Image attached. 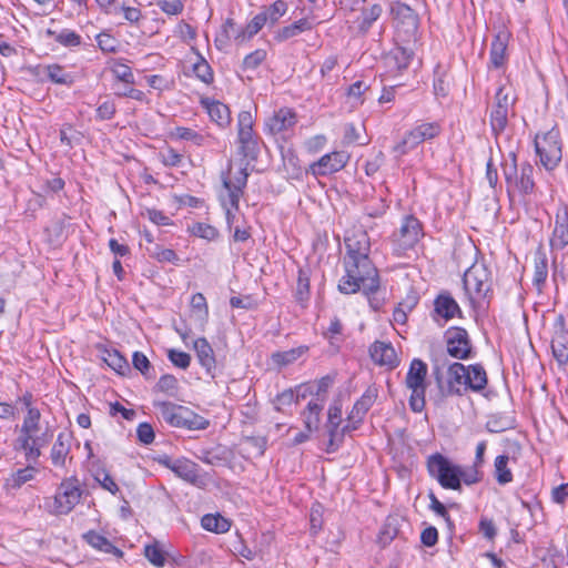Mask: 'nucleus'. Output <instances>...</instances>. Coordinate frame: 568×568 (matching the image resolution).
I'll use <instances>...</instances> for the list:
<instances>
[{"mask_svg":"<svg viewBox=\"0 0 568 568\" xmlns=\"http://www.w3.org/2000/svg\"><path fill=\"white\" fill-rule=\"evenodd\" d=\"M509 457L507 455H499L495 459V474L498 484L506 485L513 480L511 470L508 468Z\"/></svg>","mask_w":568,"mask_h":568,"instance_id":"45","label":"nucleus"},{"mask_svg":"<svg viewBox=\"0 0 568 568\" xmlns=\"http://www.w3.org/2000/svg\"><path fill=\"white\" fill-rule=\"evenodd\" d=\"M344 265L345 271L351 273L352 278L362 281V288L365 294H373L378 291V272L367 254L362 251H347L344 256Z\"/></svg>","mask_w":568,"mask_h":568,"instance_id":"4","label":"nucleus"},{"mask_svg":"<svg viewBox=\"0 0 568 568\" xmlns=\"http://www.w3.org/2000/svg\"><path fill=\"white\" fill-rule=\"evenodd\" d=\"M172 136L180 139V140H186L192 141L193 143L200 145L203 142V136L200 135L197 132H195L192 129L178 126L172 131Z\"/></svg>","mask_w":568,"mask_h":568,"instance_id":"53","label":"nucleus"},{"mask_svg":"<svg viewBox=\"0 0 568 568\" xmlns=\"http://www.w3.org/2000/svg\"><path fill=\"white\" fill-rule=\"evenodd\" d=\"M178 379L173 375L161 376L156 384L159 390L168 393L169 395H175L178 392Z\"/></svg>","mask_w":568,"mask_h":568,"instance_id":"58","label":"nucleus"},{"mask_svg":"<svg viewBox=\"0 0 568 568\" xmlns=\"http://www.w3.org/2000/svg\"><path fill=\"white\" fill-rule=\"evenodd\" d=\"M295 300L303 307L306 306V303L310 300V270H307V268L301 267L298 270V277H297L296 290H295Z\"/></svg>","mask_w":568,"mask_h":568,"instance_id":"35","label":"nucleus"},{"mask_svg":"<svg viewBox=\"0 0 568 568\" xmlns=\"http://www.w3.org/2000/svg\"><path fill=\"white\" fill-rule=\"evenodd\" d=\"M551 248H561L568 245V214L567 210H560L556 216V225L550 237Z\"/></svg>","mask_w":568,"mask_h":568,"instance_id":"26","label":"nucleus"},{"mask_svg":"<svg viewBox=\"0 0 568 568\" xmlns=\"http://www.w3.org/2000/svg\"><path fill=\"white\" fill-rule=\"evenodd\" d=\"M326 142V136L323 134H318L305 141L304 146L307 150V152L317 153L325 146Z\"/></svg>","mask_w":568,"mask_h":568,"instance_id":"64","label":"nucleus"},{"mask_svg":"<svg viewBox=\"0 0 568 568\" xmlns=\"http://www.w3.org/2000/svg\"><path fill=\"white\" fill-rule=\"evenodd\" d=\"M265 58L266 52L262 49H257L244 58L243 64L247 69H255L265 60Z\"/></svg>","mask_w":568,"mask_h":568,"instance_id":"61","label":"nucleus"},{"mask_svg":"<svg viewBox=\"0 0 568 568\" xmlns=\"http://www.w3.org/2000/svg\"><path fill=\"white\" fill-rule=\"evenodd\" d=\"M239 141L244 150H253L255 145L253 134V119L250 112L242 111L239 114Z\"/></svg>","mask_w":568,"mask_h":568,"instance_id":"25","label":"nucleus"},{"mask_svg":"<svg viewBox=\"0 0 568 568\" xmlns=\"http://www.w3.org/2000/svg\"><path fill=\"white\" fill-rule=\"evenodd\" d=\"M412 60V52L405 48H395L385 57V64L393 70H404L408 67Z\"/></svg>","mask_w":568,"mask_h":568,"instance_id":"33","label":"nucleus"},{"mask_svg":"<svg viewBox=\"0 0 568 568\" xmlns=\"http://www.w3.org/2000/svg\"><path fill=\"white\" fill-rule=\"evenodd\" d=\"M534 168L529 163H523L519 168L516 156L511 154L510 162H506L504 174L509 193L528 194L534 189Z\"/></svg>","mask_w":568,"mask_h":568,"instance_id":"10","label":"nucleus"},{"mask_svg":"<svg viewBox=\"0 0 568 568\" xmlns=\"http://www.w3.org/2000/svg\"><path fill=\"white\" fill-rule=\"evenodd\" d=\"M201 524L205 530L217 532V534L226 532L231 526L230 521L219 514L204 515L201 519Z\"/></svg>","mask_w":568,"mask_h":568,"instance_id":"37","label":"nucleus"},{"mask_svg":"<svg viewBox=\"0 0 568 568\" xmlns=\"http://www.w3.org/2000/svg\"><path fill=\"white\" fill-rule=\"evenodd\" d=\"M48 78L58 84L70 85L73 83V77L65 72L64 69L58 64H50L44 68Z\"/></svg>","mask_w":568,"mask_h":568,"instance_id":"46","label":"nucleus"},{"mask_svg":"<svg viewBox=\"0 0 568 568\" xmlns=\"http://www.w3.org/2000/svg\"><path fill=\"white\" fill-rule=\"evenodd\" d=\"M423 236L420 222L414 216H406L398 232L399 245L404 248L414 247Z\"/></svg>","mask_w":568,"mask_h":568,"instance_id":"19","label":"nucleus"},{"mask_svg":"<svg viewBox=\"0 0 568 568\" xmlns=\"http://www.w3.org/2000/svg\"><path fill=\"white\" fill-rule=\"evenodd\" d=\"M265 17L256 14L244 29L241 30L235 36V41L239 43H244L252 39L264 26H265Z\"/></svg>","mask_w":568,"mask_h":568,"instance_id":"39","label":"nucleus"},{"mask_svg":"<svg viewBox=\"0 0 568 568\" xmlns=\"http://www.w3.org/2000/svg\"><path fill=\"white\" fill-rule=\"evenodd\" d=\"M362 288V281L352 278L351 273L346 274L341 278L338 290L344 294H354Z\"/></svg>","mask_w":568,"mask_h":568,"instance_id":"51","label":"nucleus"},{"mask_svg":"<svg viewBox=\"0 0 568 568\" xmlns=\"http://www.w3.org/2000/svg\"><path fill=\"white\" fill-rule=\"evenodd\" d=\"M83 537L90 546L100 551H103L105 554H112L116 557H121L123 555L122 550L115 547L106 537L97 531L91 530L87 532Z\"/></svg>","mask_w":568,"mask_h":568,"instance_id":"31","label":"nucleus"},{"mask_svg":"<svg viewBox=\"0 0 568 568\" xmlns=\"http://www.w3.org/2000/svg\"><path fill=\"white\" fill-rule=\"evenodd\" d=\"M307 349L306 346H298L288 351L277 352L272 355V359L278 366H286L297 361Z\"/></svg>","mask_w":568,"mask_h":568,"instance_id":"41","label":"nucleus"},{"mask_svg":"<svg viewBox=\"0 0 568 568\" xmlns=\"http://www.w3.org/2000/svg\"><path fill=\"white\" fill-rule=\"evenodd\" d=\"M168 357L174 366L182 369H186L191 363V356L182 351L169 349Z\"/></svg>","mask_w":568,"mask_h":568,"instance_id":"57","label":"nucleus"},{"mask_svg":"<svg viewBox=\"0 0 568 568\" xmlns=\"http://www.w3.org/2000/svg\"><path fill=\"white\" fill-rule=\"evenodd\" d=\"M447 353L457 359H468L471 357V343L468 333L463 327H449L445 332Z\"/></svg>","mask_w":568,"mask_h":568,"instance_id":"14","label":"nucleus"},{"mask_svg":"<svg viewBox=\"0 0 568 568\" xmlns=\"http://www.w3.org/2000/svg\"><path fill=\"white\" fill-rule=\"evenodd\" d=\"M434 377L442 397L463 396L467 390L481 392L486 388L488 378L480 364L464 365L455 362L447 367L444 379L439 367L434 369Z\"/></svg>","mask_w":568,"mask_h":568,"instance_id":"2","label":"nucleus"},{"mask_svg":"<svg viewBox=\"0 0 568 568\" xmlns=\"http://www.w3.org/2000/svg\"><path fill=\"white\" fill-rule=\"evenodd\" d=\"M349 160V155L344 151H334L323 155L318 161L311 164V171L314 175H327L342 170Z\"/></svg>","mask_w":568,"mask_h":568,"instance_id":"16","label":"nucleus"},{"mask_svg":"<svg viewBox=\"0 0 568 568\" xmlns=\"http://www.w3.org/2000/svg\"><path fill=\"white\" fill-rule=\"evenodd\" d=\"M312 23L307 19H301L294 23L280 29L275 36L278 41H285L293 37L301 34L304 31L311 30Z\"/></svg>","mask_w":568,"mask_h":568,"instance_id":"36","label":"nucleus"},{"mask_svg":"<svg viewBox=\"0 0 568 568\" xmlns=\"http://www.w3.org/2000/svg\"><path fill=\"white\" fill-rule=\"evenodd\" d=\"M442 130L439 121H419L403 136L393 150L399 156L405 155L420 143L437 138Z\"/></svg>","mask_w":568,"mask_h":568,"instance_id":"7","label":"nucleus"},{"mask_svg":"<svg viewBox=\"0 0 568 568\" xmlns=\"http://www.w3.org/2000/svg\"><path fill=\"white\" fill-rule=\"evenodd\" d=\"M34 463H28V466L24 468H20L14 471L11 478L8 479L7 485L11 488H20L23 484L32 480L37 473L36 468L32 466Z\"/></svg>","mask_w":568,"mask_h":568,"instance_id":"42","label":"nucleus"},{"mask_svg":"<svg viewBox=\"0 0 568 568\" xmlns=\"http://www.w3.org/2000/svg\"><path fill=\"white\" fill-rule=\"evenodd\" d=\"M133 367L142 373L145 377H150L151 363L141 352H134L132 356Z\"/></svg>","mask_w":568,"mask_h":568,"instance_id":"59","label":"nucleus"},{"mask_svg":"<svg viewBox=\"0 0 568 568\" xmlns=\"http://www.w3.org/2000/svg\"><path fill=\"white\" fill-rule=\"evenodd\" d=\"M160 464L172 470L183 480L196 484L199 480L197 465L186 458L173 459L169 456L161 458Z\"/></svg>","mask_w":568,"mask_h":568,"instance_id":"17","label":"nucleus"},{"mask_svg":"<svg viewBox=\"0 0 568 568\" xmlns=\"http://www.w3.org/2000/svg\"><path fill=\"white\" fill-rule=\"evenodd\" d=\"M189 231L192 235L207 241H212L217 236L216 229L205 223H194L192 226H189Z\"/></svg>","mask_w":568,"mask_h":568,"instance_id":"49","label":"nucleus"},{"mask_svg":"<svg viewBox=\"0 0 568 568\" xmlns=\"http://www.w3.org/2000/svg\"><path fill=\"white\" fill-rule=\"evenodd\" d=\"M434 311L445 321L453 318L456 314H462L457 302L449 294H439L436 297L434 302Z\"/></svg>","mask_w":568,"mask_h":568,"instance_id":"30","label":"nucleus"},{"mask_svg":"<svg viewBox=\"0 0 568 568\" xmlns=\"http://www.w3.org/2000/svg\"><path fill=\"white\" fill-rule=\"evenodd\" d=\"M324 398L321 399V402H318V399L316 400H311L307 406H306V409L303 412V418H304V425H305V428L307 429L308 433L313 432V430H317L318 427H320V423H321V412L323 410V407H324Z\"/></svg>","mask_w":568,"mask_h":568,"instance_id":"32","label":"nucleus"},{"mask_svg":"<svg viewBox=\"0 0 568 568\" xmlns=\"http://www.w3.org/2000/svg\"><path fill=\"white\" fill-rule=\"evenodd\" d=\"M241 32V30L235 29V23L232 19H227L222 26L221 34L216 38V42H226L229 39L234 38Z\"/></svg>","mask_w":568,"mask_h":568,"instance_id":"60","label":"nucleus"},{"mask_svg":"<svg viewBox=\"0 0 568 568\" xmlns=\"http://www.w3.org/2000/svg\"><path fill=\"white\" fill-rule=\"evenodd\" d=\"M536 152L540 158L541 164L547 170H552L561 160V143L559 132L555 129L535 139Z\"/></svg>","mask_w":568,"mask_h":568,"instance_id":"13","label":"nucleus"},{"mask_svg":"<svg viewBox=\"0 0 568 568\" xmlns=\"http://www.w3.org/2000/svg\"><path fill=\"white\" fill-rule=\"evenodd\" d=\"M427 365L418 358L412 361L405 384L410 389L409 407L415 413L425 408Z\"/></svg>","mask_w":568,"mask_h":568,"instance_id":"8","label":"nucleus"},{"mask_svg":"<svg viewBox=\"0 0 568 568\" xmlns=\"http://www.w3.org/2000/svg\"><path fill=\"white\" fill-rule=\"evenodd\" d=\"M296 121V114L292 109L282 108L266 120L265 126L271 134L276 135L291 130Z\"/></svg>","mask_w":568,"mask_h":568,"instance_id":"20","label":"nucleus"},{"mask_svg":"<svg viewBox=\"0 0 568 568\" xmlns=\"http://www.w3.org/2000/svg\"><path fill=\"white\" fill-rule=\"evenodd\" d=\"M141 215L148 219L155 225H171L170 216L165 215L162 211L156 209H145L141 212Z\"/></svg>","mask_w":568,"mask_h":568,"instance_id":"52","label":"nucleus"},{"mask_svg":"<svg viewBox=\"0 0 568 568\" xmlns=\"http://www.w3.org/2000/svg\"><path fill=\"white\" fill-rule=\"evenodd\" d=\"M136 436L145 445L153 443L155 437L152 426L148 423H142L138 426Z\"/></svg>","mask_w":568,"mask_h":568,"instance_id":"62","label":"nucleus"},{"mask_svg":"<svg viewBox=\"0 0 568 568\" xmlns=\"http://www.w3.org/2000/svg\"><path fill=\"white\" fill-rule=\"evenodd\" d=\"M144 555L148 560L156 567H163L165 564V554L158 544L146 545Z\"/></svg>","mask_w":568,"mask_h":568,"instance_id":"48","label":"nucleus"},{"mask_svg":"<svg viewBox=\"0 0 568 568\" xmlns=\"http://www.w3.org/2000/svg\"><path fill=\"white\" fill-rule=\"evenodd\" d=\"M372 361L379 366L394 369L399 365L396 351L389 342L376 341L369 347Z\"/></svg>","mask_w":568,"mask_h":568,"instance_id":"18","label":"nucleus"},{"mask_svg":"<svg viewBox=\"0 0 568 568\" xmlns=\"http://www.w3.org/2000/svg\"><path fill=\"white\" fill-rule=\"evenodd\" d=\"M515 103L514 90L510 85H501L495 95L490 111V125L494 133L504 132Z\"/></svg>","mask_w":568,"mask_h":568,"instance_id":"11","label":"nucleus"},{"mask_svg":"<svg viewBox=\"0 0 568 568\" xmlns=\"http://www.w3.org/2000/svg\"><path fill=\"white\" fill-rule=\"evenodd\" d=\"M71 435L67 433H60L51 448L50 458L55 467H64L67 457L71 449Z\"/></svg>","mask_w":568,"mask_h":568,"instance_id":"23","label":"nucleus"},{"mask_svg":"<svg viewBox=\"0 0 568 568\" xmlns=\"http://www.w3.org/2000/svg\"><path fill=\"white\" fill-rule=\"evenodd\" d=\"M392 14L397 21V27H402L404 32L412 33L417 29V17L414 11L404 3H396L392 7Z\"/></svg>","mask_w":568,"mask_h":568,"instance_id":"24","label":"nucleus"},{"mask_svg":"<svg viewBox=\"0 0 568 568\" xmlns=\"http://www.w3.org/2000/svg\"><path fill=\"white\" fill-rule=\"evenodd\" d=\"M479 531L483 534L485 538L488 540H493L497 535L496 526L493 519L487 517H481L479 520Z\"/></svg>","mask_w":568,"mask_h":568,"instance_id":"63","label":"nucleus"},{"mask_svg":"<svg viewBox=\"0 0 568 568\" xmlns=\"http://www.w3.org/2000/svg\"><path fill=\"white\" fill-rule=\"evenodd\" d=\"M551 349L559 365L568 363V339L565 334L560 333L552 339Z\"/></svg>","mask_w":568,"mask_h":568,"instance_id":"43","label":"nucleus"},{"mask_svg":"<svg viewBox=\"0 0 568 568\" xmlns=\"http://www.w3.org/2000/svg\"><path fill=\"white\" fill-rule=\"evenodd\" d=\"M156 6L169 16H179L184 9L182 0H156Z\"/></svg>","mask_w":568,"mask_h":568,"instance_id":"55","label":"nucleus"},{"mask_svg":"<svg viewBox=\"0 0 568 568\" xmlns=\"http://www.w3.org/2000/svg\"><path fill=\"white\" fill-rule=\"evenodd\" d=\"M287 10V6L284 1H275L265 11L261 12L260 16L265 17V23L275 24L280 18H282Z\"/></svg>","mask_w":568,"mask_h":568,"instance_id":"47","label":"nucleus"},{"mask_svg":"<svg viewBox=\"0 0 568 568\" xmlns=\"http://www.w3.org/2000/svg\"><path fill=\"white\" fill-rule=\"evenodd\" d=\"M193 347L200 365L205 368L207 374L214 376L216 361L214 351L207 339L204 337L195 339Z\"/></svg>","mask_w":568,"mask_h":568,"instance_id":"22","label":"nucleus"},{"mask_svg":"<svg viewBox=\"0 0 568 568\" xmlns=\"http://www.w3.org/2000/svg\"><path fill=\"white\" fill-rule=\"evenodd\" d=\"M81 496L79 480L75 477L64 479L58 488L50 511L54 515H67L79 504Z\"/></svg>","mask_w":568,"mask_h":568,"instance_id":"12","label":"nucleus"},{"mask_svg":"<svg viewBox=\"0 0 568 568\" xmlns=\"http://www.w3.org/2000/svg\"><path fill=\"white\" fill-rule=\"evenodd\" d=\"M48 33L53 37L55 42L67 48L79 47L82 43L81 36L70 29H63L60 32L48 30Z\"/></svg>","mask_w":568,"mask_h":568,"instance_id":"40","label":"nucleus"},{"mask_svg":"<svg viewBox=\"0 0 568 568\" xmlns=\"http://www.w3.org/2000/svg\"><path fill=\"white\" fill-rule=\"evenodd\" d=\"M428 497H429V500H430L429 508L436 515L440 516L446 521L448 527L452 528L453 527V523H452L449 514L447 513V509H446L445 505H443L438 500V498L435 496V494L433 491L429 493Z\"/></svg>","mask_w":568,"mask_h":568,"instance_id":"56","label":"nucleus"},{"mask_svg":"<svg viewBox=\"0 0 568 568\" xmlns=\"http://www.w3.org/2000/svg\"><path fill=\"white\" fill-rule=\"evenodd\" d=\"M53 433L54 429L48 422L42 423L40 409L30 408L23 417L14 449L24 453L27 463H37L42 448L53 438Z\"/></svg>","mask_w":568,"mask_h":568,"instance_id":"3","label":"nucleus"},{"mask_svg":"<svg viewBox=\"0 0 568 568\" xmlns=\"http://www.w3.org/2000/svg\"><path fill=\"white\" fill-rule=\"evenodd\" d=\"M111 70L116 79L124 81L126 83H133L134 77L129 65L120 61H114Z\"/></svg>","mask_w":568,"mask_h":568,"instance_id":"54","label":"nucleus"},{"mask_svg":"<svg viewBox=\"0 0 568 568\" xmlns=\"http://www.w3.org/2000/svg\"><path fill=\"white\" fill-rule=\"evenodd\" d=\"M463 284L471 307H480L490 291L486 268L476 264L470 266L464 274Z\"/></svg>","mask_w":568,"mask_h":568,"instance_id":"9","label":"nucleus"},{"mask_svg":"<svg viewBox=\"0 0 568 568\" xmlns=\"http://www.w3.org/2000/svg\"><path fill=\"white\" fill-rule=\"evenodd\" d=\"M103 361L120 375H125V373L130 371L128 361L116 349H106L103 355Z\"/></svg>","mask_w":568,"mask_h":568,"instance_id":"38","label":"nucleus"},{"mask_svg":"<svg viewBox=\"0 0 568 568\" xmlns=\"http://www.w3.org/2000/svg\"><path fill=\"white\" fill-rule=\"evenodd\" d=\"M377 396H378V390L375 386H369L364 392V394L361 396L359 399L356 400L351 413L348 414L347 419L349 423H352V426L346 425L342 429V435L346 432H349L351 429L357 428V425H359L363 422L366 413L369 410V408L376 402Z\"/></svg>","mask_w":568,"mask_h":568,"instance_id":"15","label":"nucleus"},{"mask_svg":"<svg viewBox=\"0 0 568 568\" xmlns=\"http://www.w3.org/2000/svg\"><path fill=\"white\" fill-rule=\"evenodd\" d=\"M328 422V433H329V442L327 452H334L338 444H335V439L338 434V427L342 422V404L339 402H334L327 413Z\"/></svg>","mask_w":568,"mask_h":568,"instance_id":"29","label":"nucleus"},{"mask_svg":"<svg viewBox=\"0 0 568 568\" xmlns=\"http://www.w3.org/2000/svg\"><path fill=\"white\" fill-rule=\"evenodd\" d=\"M383 13V8L378 3L364 9L359 17L354 21V29L359 34H366L374 22H376Z\"/></svg>","mask_w":568,"mask_h":568,"instance_id":"27","label":"nucleus"},{"mask_svg":"<svg viewBox=\"0 0 568 568\" xmlns=\"http://www.w3.org/2000/svg\"><path fill=\"white\" fill-rule=\"evenodd\" d=\"M161 418L172 427L190 430L206 429L210 422L190 408L171 402H156L154 404Z\"/></svg>","mask_w":568,"mask_h":568,"instance_id":"5","label":"nucleus"},{"mask_svg":"<svg viewBox=\"0 0 568 568\" xmlns=\"http://www.w3.org/2000/svg\"><path fill=\"white\" fill-rule=\"evenodd\" d=\"M509 34L507 32H499L490 48V63L494 68H501L507 60V47Z\"/></svg>","mask_w":568,"mask_h":568,"instance_id":"28","label":"nucleus"},{"mask_svg":"<svg viewBox=\"0 0 568 568\" xmlns=\"http://www.w3.org/2000/svg\"><path fill=\"white\" fill-rule=\"evenodd\" d=\"M534 262L535 270L532 283L537 287L538 292H541L548 276V257L545 251H536Z\"/></svg>","mask_w":568,"mask_h":568,"instance_id":"34","label":"nucleus"},{"mask_svg":"<svg viewBox=\"0 0 568 568\" xmlns=\"http://www.w3.org/2000/svg\"><path fill=\"white\" fill-rule=\"evenodd\" d=\"M201 103L210 119L219 126L226 128L231 123V112L226 104L209 98L202 99Z\"/></svg>","mask_w":568,"mask_h":568,"instance_id":"21","label":"nucleus"},{"mask_svg":"<svg viewBox=\"0 0 568 568\" xmlns=\"http://www.w3.org/2000/svg\"><path fill=\"white\" fill-rule=\"evenodd\" d=\"M246 169L241 165H230L223 176V186L219 193L220 203L225 212L229 229L233 230L235 243H244L250 237L248 227L245 226L243 216L239 212V203L243 196V190L247 182Z\"/></svg>","mask_w":568,"mask_h":568,"instance_id":"1","label":"nucleus"},{"mask_svg":"<svg viewBox=\"0 0 568 568\" xmlns=\"http://www.w3.org/2000/svg\"><path fill=\"white\" fill-rule=\"evenodd\" d=\"M368 90V84L364 81H356L347 90V103L352 108H357L364 102V93Z\"/></svg>","mask_w":568,"mask_h":568,"instance_id":"44","label":"nucleus"},{"mask_svg":"<svg viewBox=\"0 0 568 568\" xmlns=\"http://www.w3.org/2000/svg\"><path fill=\"white\" fill-rule=\"evenodd\" d=\"M99 48L106 53H114L118 51L119 41L110 33L102 32L97 36Z\"/></svg>","mask_w":568,"mask_h":568,"instance_id":"50","label":"nucleus"},{"mask_svg":"<svg viewBox=\"0 0 568 568\" xmlns=\"http://www.w3.org/2000/svg\"><path fill=\"white\" fill-rule=\"evenodd\" d=\"M427 469L432 477L436 478L442 487L446 489H460L464 470L460 466L452 464L442 454L436 453L428 457Z\"/></svg>","mask_w":568,"mask_h":568,"instance_id":"6","label":"nucleus"}]
</instances>
